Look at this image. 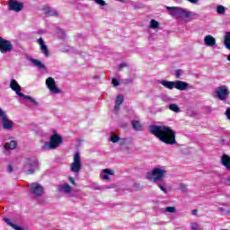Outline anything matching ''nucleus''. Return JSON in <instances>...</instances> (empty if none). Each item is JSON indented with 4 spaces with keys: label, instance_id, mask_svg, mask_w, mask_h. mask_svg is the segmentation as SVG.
Here are the masks:
<instances>
[{
    "label": "nucleus",
    "instance_id": "8",
    "mask_svg": "<svg viewBox=\"0 0 230 230\" xmlns=\"http://www.w3.org/2000/svg\"><path fill=\"white\" fill-rule=\"evenodd\" d=\"M30 190L31 195H33L35 199H40V197L44 195V187H42L39 182L31 183Z\"/></svg>",
    "mask_w": 230,
    "mask_h": 230
},
{
    "label": "nucleus",
    "instance_id": "35",
    "mask_svg": "<svg viewBox=\"0 0 230 230\" xmlns=\"http://www.w3.org/2000/svg\"><path fill=\"white\" fill-rule=\"evenodd\" d=\"M164 186H166V183H164V185L163 184H161V183H158V188H160V190L164 192V193H168V190H166V187H164Z\"/></svg>",
    "mask_w": 230,
    "mask_h": 230
},
{
    "label": "nucleus",
    "instance_id": "50",
    "mask_svg": "<svg viewBox=\"0 0 230 230\" xmlns=\"http://www.w3.org/2000/svg\"><path fill=\"white\" fill-rule=\"evenodd\" d=\"M226 182H227L228 186H230V176L226 179Z\"/></svg>",
    "mask_w": 230,
    "mask_h": 230
},
{
    "label": "nucleus",
    "instance_id": "42",
    "mask_svg": "<svg viewBox=\"0 0 230 230\" xmlns=\"http://www.w3.org/2000/svg\"><path fill=\"white\" fill-rule=\"evenodd\" d=\"M68 181H70L71 184H73L74 186H76V181H75V178L69 176Z\"/></svg>",
    "mask_w": 230,
    "mask_h": 230
},
{
    "label": "nucleus",
    "instance_id": "24",
    "mask_svg": "<svg viewBox=\"0 0 230 230\" xmlns=\"http://www.w3.org/2000/svg\"><path fill=\"white\" fill-rule=\"evenodd\" d=\"M131 125L132 128L137 131H140L143 128V125H141L139 120H132Z\"/></svg>",
    "mask_w": 230,
    "mask_h": 230
},
{
    "label": "nucleus",
    "instance_id": "49",
    "mask_svg": "<svg viewBox=\"0 0 230 230\" xmlns=\"http://www.w3.org/2000/svg\"><path fill=\"white\" fill-rule=\"evenodd\" d=\"M191 213H192V215L197 216V214L199 213V210L193 209V210L191 211Z\"/></svg>",
    "mask_w": 230,
    "mask_h": 230
},
{
    "label": "nucleus",
    "instance_id": "29",
    "mask_svg": "<svg viewBox=\"0 0 230 230\" xmlns=\"http://www.w3.org/2000/svg\"><path fill=\"white\" fill-rule=\"evenodd\" d=\"M133 190H135V191H141V190H143V188H145V186H143V184L141 183H133Z\"/></svg>",
    "mask_w": 230,
    "mask_h": 230
},
{
    "label": "nucleus",
    "instance_id": "32",
    "mask_svg": "<svg viewBox=\"0 0 230 230\" xmlns=\"http://www.w3.org/2000/svg\"><path fill=\"white\" fill-rule=\"evenodd\" d=\"M124 102V98L123 95H118L115 101V104L116 105H121V103H123Z\"/></svg>",
    "mask_w": 230,
    "mask_h": 230
},
{
    "label": "nucleus",
    "instance_id": "10",
    "mask_svg": "<svg viewBox=\"0 0 230 230\" xmlns=\"http://www.w3.org/2000/svg\"><path fill=\"white\" fill-rule=\"evenodd\" d=\"M7 4L11 12L19 13L24 8V3L17 0H8Z\"/></svg>",
    "mask_w": 230,
    "mask_h": 230
},
{
    "label": "nucleus",
    "instance_id": "12",
    "mask_svg": "<svg viewBox=\"0 0 230 230\" xmlns=\"http://www.w3.org/2000/svg\"><path fill=\"white\" fill-rule=\"evenodd\" d=\"M13 49V45L12 41L5 40L3 37H0V51L2 53H10Z\"/></svg>",
    "mask_w": 230,
    "mask_h": 230
},
{
    "label": "nucleus",
    "instance_id": "13",
    "mask_svg": "<svg viewBox=\"0 0 230 230\" xmlns=\"http://www.w3.org/2000/svg\"><path fill=\"white\" fill-rule=\"evenodd\" d=\"M46 85L49 92L53 94H60V93H62V91H60L58 87H57V82H55V79L53 77L47 78Z\"/></svg>",
    "mask_w": 230,
    "mask_h": 230
},
{
    "label": "nucleus",
    "instance_id": "40",
    "mask_svg": "<svg viewBox=\"0 0 230 230\" xmlns=\"http://www.w3.org/2000/svg\"><path fill=\"white\" fill-rule=\"evenodd\" d=\"M111 84L114 85V87H118V85H119V81H118L116 78H112Z\"/></svg>",
    "mask_w": 230,
    "mask_h": 230
},
{
    "label": "nucleus",
    "instance_id": "14",
    "mask_svg": "<svg viewBox=\"0 0 230 230\" xmlns=\"http://www.w3.org/2000/svg\"><path fill=\"white\" fill-rule=\"evenodd\" d=\"M57 190L59 193H64L65 195H69V193H71L73 191V187H71V185H69V183H63V184H59L58 186Z\"/></svg>",
    "mask_w": 230,
    "mask_h": 230
},
{
    "label": "nucleus",
    "instance_id": "44",
    "mask_svg": "<svg viewBox=\"0 0 230 230\" xmlns=\"http://www.w3.org/2000/svg\"><path fill=\"white\" fill-rule=\"evenodd\" d=\"M7 172L8 173H12V172H13V167L12 164L7 165Z\"/></svg>",
    "mask_w": 230,
    "mask_h": 230
},
{
    "label": "nucleus",
    "instance_id": "9",
    "mask_svg": "<svg viewBox=\"0 0 230 230\" xmlns=\"http://www.w3.org/2000/svg\"><path fill=\"white\" fill-rule=\"evenodd\" d=\"M0 118L4 130H12L13 128V121L8 119L6 112L0 108Z\"/></svg>",
    "mask_w": 230,
    "mask_h": 230
},
{
    "label": "nucleus",
    "instance_id": "55",
    "mask_svg": "<svg viewBox=\"0 0 230 230\" xmlns=\"http://www.w3.org/2000/svg\"><path fill=\"white\" fill-rule=\"evenodd\" d=\"M94 190H100V188L99 187H94Z\"/></svg>",
    "mask_w": 230,
    "mask_h": 230
},
{
    "label": "nucleus",
    "instance_id": "25",
    "mask_svg": "<svg viewBox=\"0 0 230 230\" xmlns=\"http://www.w3.org/2000/svg\"><path fill=\"white\" fill-rule=\"evenodd\" d=\"M119 143L121 146V150H129V147L127 146V138H120Z\"/></svg>",
    "mask_w": 230,
    "mask_h": 230
},
{
    "label": "nucleus",
    "instance_id": "30",
    "mask_svg": "<svg viewBox=\"0 0 230 230\" xmlns=\"http://www.w3.org/2000/svg\"><path fill=\"white\" fill-rule=\"evenodd\" d=\"M150 28H152V30H157V28H159L158 22L155 20H151L150 21Z\"/></svg>",
    "mask_w": 230,
    "mask_h": 230
},
{
    "label": "nucleus",
    "instance_id": "16",
    "mask_svg": "<svg viewBox=\"0 0 230 230\" xmlns=\"http://www.w3.org/2000/svg\"><path fill=\"white\" fill-rule=\"evenodd\" d=\"M190 87V84L183 81H174V89H178V91H186Z\"/></svg>",
    "mask_w": 230,
    "mask_h": 230
},
{
    "label": "nucleus",
    "instance_id": "39",
    "mask_svg": "<svg viewBox=\"0 0 230 230\" xmlns=\"http://www.w3.org/2000/svg\"><path fill=\"white\" fill-rule=\"evenodd\" d=\"M4 221H5L6 222V224H7V226H10V227H13L15 224H13V223H12L11 221H10V218H8V217H4Z\"/></svg>",
    "mask_w": 230,
    "mask_h": 230
},
{
    "label": "nucleus",
    "instance_id": "11",
    "mask_svg": "<svg viewBox=\"0 0 230 230\" xmlns=\"http://www.w3.org/2000/svg\"><path fill=\"white\" fill-rule=\"evenodd\" d=\"M229 93V89H227L226 85H222L216 89L217 97L218 98V100H221V102H226V100H227Z\"/></svg>",
    "mask_w": 230,
    "mask_h": 230
},
{
    "label": "nucleus",
    "instance_id": "22",
    "mask_svg": "<svg viewBox=\"0 0 230 230\" xmlns=\"http://www.w3.org/2000/svg\"><path fill=\"white\" fill-rule=\"evenodd\" d=\"M44 13L46 15H49L50 17H58V12L56 10H51L49 7L43 8Z\"/></svg>",
    "mask_w": 230,
    "mask_h": 230
},
{
    "label": "nucleus",
    "instance_id": "26",
    "mask_svg": "<svg viewBox=\"0 0 230 230\" xmlns=\"http://www.w3.org/2000/svg\"><path fill=\"white\" fill-rule=\"evenodd\" d=\"M224 42L226 49H230V31L226 32Z\"/></svg>",
    "mask_w": 230,
    "mask_h": 230
},
{
    "label": "nucleus",
    "instance_id": "34",
    "mask_svg": "<svg viewBox=\"0 0 230 230\" xmlns=\"http://www.w3.org/2000/svg\"><path fill=\"white\" fill-rule=\"evenodd\" d=\"M164 211L167 213H175L177 208H175V207H167Z\"/></svg>",
    "mask_w": 230,
    "mask_h": 230
},
{
    "label": "nucleus",
    "instance_id": "18",
    "mask_svg": "<svg viewBox=\"0 0 230 230\" xmlns=\"http://www.w3.org/2000/svg\"><path fill=\"white\" fill-rule=\"evenodd\" d=\"M27 60L31 62L35 67H38L39 69H46V65H43L42 62L39 59H35L33 58H28Z\"/></svg>",
    "mask_w": 230,
    "mask_h": 230
},
{
    "label": "nucleus",
    "instance_id": "27",
    "mask_svg": "<svg viewBox=\"0 0 230 230\" xmlns=\"http://www.w3.org/2000/svg\"><path fill=\"white\" fill-rule=\"evenodd\" d=\"M119 139H121V137H119V136L112 133L111 136L110 137V141L111 143H119Z\"/></svg>",
    "mask_w": 230,
    "mask_h": 230
},
{
    "label": "nucleus",
    "instance_id": "20",
    "mask_svg": "<svg viewBox=\"0 0 230 230\" xmlns=\"http://www.w3.org/2000/svg\"><path fill=\"white\" fill-rule=\"evenodd\" d=\"M159 84H161V85H164V87H165L166 89L170 90L175 87V82L173 81L162 80L159 82Z\"/></svg>",
    "mask_w": 230,
    "mask_h": 230
},
{
    "label": "nucleus",
    "instance_id": "38",
    "mask_svg": "<svg viewBox=\"0 0 230 230\" xmlns=\"http://www.w3.org/2000/svg\"><path fill=\"white\" fill-rule=\"evenodd\" d=\"M123 67H128V63H120L119 65V71H121Z\"/></svg>",
    "mask_w": 230,
    "mask_h": 230
},
{
    "label": "nucleus",
    "instance_id": "47",
    "mask_svg": "<svg viewBox=\"0 0 230 230\" xmlns=\"http://www.w3.org/2000/svg\"><path fill=\"white\" fill-rule=\"evenodd\" d=\"M191 229H193V230L199 229V227L197 226V224H192L191 225Z\"/></svg>",
    "mask_w": 230,
    "mask_h": 230
},
{
    "label": "nucleus",
    "instance_id": "28",
    "mask_svg": "<svg viewBox=\"0 0 230 230\" xmlns=\"http://www.w3.org/2000/svg\"><path fill=\"white\" fill-rule=\"evenodd\" d=\"M170 111H172V112H181V108L175 103H172L169 105Z\"/></svg>",
    "mask_w": 230,
    "mask_h": 230
},
{
    "label": "nucleus",
    "instance_id": "43",
    "mask_svg": "<svg viewBox=\"0 0 230 230\" xmlns=\"http://www.w3.org/2000/svg\"><path fill=\"white\" fill-rule=\"evenodd\" d=\"M225 114H226L227 119H230V108H227V109H226Z\"/></svg>",
    "mask_w": 230,
    "mask_h": 230
},
{
    "label": "nucleus",
    "instance_id": "6",
    "mask_svg": "<svg viewBox=\"0 0 230 230\" xmlns=\"http://www.w3.org/2000/svg\"><path fill=\"white\" fill-rule=\"evenodd\" d=\"M166 9L171 11V15H179L180 17H184L185 19L195 17V15H197V13L181 7L167 6Z\"/></svg>",
    "mask_w": 230,
    "mask_h": 230
},
{
    "label": "nucleus",
    "instance_id": "1",
    "mask_svg": "<svg viewBox=\"0 0 230 230\" xmlns=\"http://www.w3.org/2000/svg\"><path fill=\"white\" fill-rule=\"evenodd\" d=\"M148 130L150 134L155 136L162 143H165V145H177L175 131L172 128L164 125H151L148 127Z\"/></svg>",
    "mask_w": 230,
    "mask_h": 230
},
{
    "label": "nucleus",
    "instance_id": "5",
    "mask_svg": "<svg viewBox=\"0 0 230 230\" xmlns=\"http://www.w3.org/2000/svg\"><path fill=\"white\" fill-rule=\"evenodd\" d=\"M64 143V138L57 133L53 134L50 137L49 142H45L44 145L41 146V150H55V148H58V146Z\"/></svg>",
    "mask_w": 230,
    "mask_h": 230
},
{
    "label": "nucleus",
    "instance_id": "46",
    "mask_svg": "<svg viewBox=\"0 0 230 230\" xmlns=\"http://www.w3.org/2000/svg\"><path fill=\"white\" fill-rule=\"evenodd\" d=\"M189 1V3H191L192 4H197V3H199V0H187Z\"/></svg>",
    "mask_w": 230,
    "mask_h": 230
},
{
    "label": "nucleus",
    "instance_id": "56",
    "mask_svg": "<svg viewBox=\"0 0 230 230\" xmlns=\"http://www.w3.org/2000/svg\"><path fill=\"white\" fill-rule=\"evenodd\" d=\"M94 78H99V76H98V75H95Z\"/></svg>",
    "mask_w": 230,
    "mask_h": 230
},
{
    "label": "nucleus",
    "instance_id": "36",
    "mask_svg": "<svg viewBox=\"0 0 230 230\" xmlns=\"http://www.w3.org/2000/svg\"><path fill=\"white\" fill-rule=\"evenodd\" d=\"M218 211H220V213H223L224 215H230V210L226 209L225 208H218Z\"/></svg>",
    "mask_w": 230,
    "mask_h": 230
},
{
    "label": "nucleus",
    "instance_id": "31",
    "mask_svg": "<svg viewBox=\"0 0 230 230\" xmlns=\"http://www.w3.org/2000/svg\"><path fill=\"white\" fill-rule=\"evenodd\" d=\"M217 12L219 15H224V13H226V7L223 5H217Z\"/></svg>",
    "mask_w": 230,
    "mask_h": 230
},
{
    "label": "nucleus",
    "instance_id": "37",
    "mask_svg": "<svg viewBox=\"0 0 230 230\" xmlns=\"http://www.w3.org/2000/svg\"><path fill=\"white\" fill-rule=\"evenodd\" d=\"M182 73H184V71H182V69H178L175 71V76L176 78H181V76L182 75Z\"/></svg>",
    "mask_w": 230,
    "mask_h": 230
},
{
    "label": "nucleus",
    "instance_id": "51",
    "mask_svg": "<svg viewBox=\"0 0 230 230\" xmlns=\"http://www.w3.org/2000/svg\"><path fill=\"white\" fill-rule=\"evenodd\" d=\"M119 1V3H125V0H117Z\"/></svg>",
    "mask_w": 230,
    "mask_h": 230
},
{
    "label": "nucleus",
    "instance_id": "53",
    "mask_svg": "<svg viewBox=\"0 0 230 230\" xmlns=\"http://www.w3.org/2000/svg\"><path fill=\"white\" fill-rule=\"evenodd\" d=\"M221 142L226 143V139H224V138L221 139Z\"/></svg>",
    "mask_w": 230,
    "mask_h": 230
},
{
    "label": "nucleus",
    "instance_id": "21",
    "mask_svg": "<svg viewBox=\"0 0 230 230\" xmlns=\"http://www.w3.org/2000/svg\"><path fill=\"white\" fill-rule=\"evenodd\" d=\"M109 175H114V171H112V169H104V170H102V178L104 181H111V177H109Z\"/></svg>",
    "mask_w": 230,
    "mask_h": 230
},
{
    "label": "nucleus",
    "instance_id": "7",
    "mask_svg": "<svg viewBox=\"0 0 230 230\" xmlns=\"http://www.w3.org/2000/svg\"><path fill=\"white\" fill-rule=\"evenodd\" d=\"M70 170L75 175H78L82 172V157H80L79 152L74 155V162L70 164Z\"/></svg>",
    "mask_w": 230,
    "mask_h": 230
},
{
    "label": "nucleus",
    "instance_id": "23",
    "mask_svg": "<svg viewBox=\"0 0 230 230\" xmlns=\"http://www.w3.org/2000/svg\"><path fill=\"white\" fill-rule=\"evenodd\" d=\"M4 148L5 150H15L17 148V143L14 140L5 143Z\"/></svg>",
    "mask_w": 230,
    "mask_h": 230
},
{
    "label": "nucleus",
    "instance_id": "4",
    "mask_svg": "<svg viewBox=\"0 0 230 230\" xmlns=\"http://www.w3.org/2000/svg\"><path fill=\"white\" fill-rule=\"evenodd\" d=\"M9 87L14 91V93H16L17 96L23 98L24 100H29L31 103H32L33 107H39V102H37L31 96L25 95L24 93H21V85L15 81V79L11 80Z\"/></svg>",
    "mask_w": 230,
    "mask_h": 230
},
{
    "label": "nucleus",
    "instance_id": "45",
    "mask_svg": "<svg viewBox=\"0 0 230 230\" xmlns=\"http://www.w3.org/2000/svg\"><path fill=\"white\" fill-rule=\"evenodd\" d=\"M13 229H14V230H24V228H22V227H21L17 225H13Z\"/></svg>",
    "mask_w": 230,
    "mask_h": 230
},
{
    "label": "nucleus",
    "instance_id": "48",
    "mask_svg": "<svg viewBox=\"0 0 230 230\" xmlns=\"http://www.w3.org/2000/svg\"><path fill=\"white\" fill-rule=\"evenodd\" d=\"M119 106H120V105L115 104L114 111H115L116 112H118V111H119Z\"/></svg>",
    "mask_w": 230,
    "mask_h": 230
},
{
    "label": "nucleus",
    "instance_id": "15",
    "mask_svg": "<svg viewBox=\"0 0 230 230\" xmlns=\"http://www.w3.org/2000/svg\"><path fill=\"white\" fill-rule=\"evenodd\" d=\"M38 44H40V49L41 53H43L44 57H49V49H48V45L44 42V39H38Z\"/></svg>",
    "mask_w": 230,
    "mask_h": 230
},
{
    "label": "nucleus",
    "instance_id": "2",
    "mask_svg": "<svg viewBox=\"0 0 230 230\" xmlns=\"http://www.w3.org/2000/svg\"><path fill=\"white\" fill-rule=\"evenodd\" d=\"M166 173L168 172L164 167H155L152 172L146 173V179L151 182H163L164 177H166Z\"/></svg>",
    "mask_w": 230,
    "mask_h": 230
},
{
    "label": "nucleus",
    "instance_id": "41",
    "mask_svg": "<svg viewBox=\"0 0 230 230\" xmlns=\"http://www.w3.org/2000/svg\"><path fill=\"white\" fill-rule=\"evenodd\" d=\"M134 83V80L133 79H130V78H128V79H125L124 80V84L126 85H128V84H133Z\"/></svg>",
    "mask_w": 230,
    "mask_h": 230
},
{
    "label": "nucleus",
    "instance_id": "3",
    "mask_svg": "<svg viewBox=\"0 0 230 230\" xmlns=\"http://www.w3.org/2000/svg\"><path fill=\"white\" fill-rule=\"evenodd\" d=\"M36 170H39V159L33 156L26 158L22 165V172L27 175H33Z\"/></svg>",
    "mask_w": 230,
    "mask_h": 230
},
{
    "label": "nucleus",
    "instance_id": "33",
    "mask_svg": "<svg viewBox=\"0 0 230 230\" xmlns=\"http://www.w3.org/2000/svg\"><path fill=\"white\" fill-rule=\"evenodd\" d=\"M180 190L181 193H188V186L184 183L180 184Z\"/></svg>",
    "mask_w": 230,
    "mask_h": 230
},
{
    "label": "nucleus",
    "instance_id": "54",
    "mask_svg": "<svg viewBox=\"0 0 230 230\" xmlns=\"http://www.w3.org/2000/svg\"><path fill=\"white\" fill-rule=\"evenodd\" d=\"M108 188H114V184H111L110 187H108Z\"/></svg>",
    "mask_w": 230,
    "mask_h": 230
},
{
    "label": "nucleus",
    "instance_id": "19",
    "mask_svg": "<svg viewBox=\"0 0 230 230\" xmlns=\"http://www.w3.org/2000/svg\"><path fill=\"white\" fill-rule=\"evenodd\" d=\"M221 163L228 172H230V156L224 154L221 157Z\"/></svg>",
    "mask_w": 230,
    "mask_h": 230
},
{
    "label": "nucleus",
    "instance_id": "52",
    "mask_svg": "<svg viewBox=\"0 0 230 230\" xmlns=\"http://www.w3.org/2000/svg\"><path fill=\"white\" fill-rule=\"evenodd\" d=\"M227 60L230 62V55L227 56Z\"/></svg>",
    "mask_w": 230,
    "mask_h": 230
},
{
    "label": "nucleus",
    "instance_id": "17",
    "mask_svg": "<svg viewBox=\"0 0 230 230\" xmlns=\"http://www.w3.org/2000/svg\"><path fill=\"white\" fill-rule=\"evenodd\" d=\"M204 44H205V46H208V48H213V46H215V44H217V40L215 39V37H213L211 35H207L204 38Z\"/></svg>",
    "mask_w": 230,
    "mask_h": 230
}]
</instances>
